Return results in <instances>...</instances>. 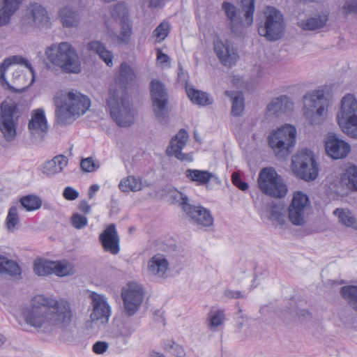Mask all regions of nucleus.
<instances>
[{"mask_svg": "<svg viewBox=\"0 0 357 357\" xmlns=\"http://www.w3.org/2000/svg\"><path fill=\"white\" fill-rule=\"evenodd\" d=\"M58 16L65 28L77 27L81 21L79 11L70 6H65L59 10Z\"/></svg>", "mask_w": 357, "mask_h": 357, "instance_id": "obj_30", "label": "nucleus"}, {"mask_svg": "<svg viewBox=\"0 0 357 357\" xmlns=\"http://www.w3.org/2000/svg\"><path fill=\"white\" fill-rule=\"evenodd\" d=\"M63 196L67 200L73 201L79 197V192L72 187H66L63 192Z\"/></svg>", "mask_w": 357, "mask_h": 357, "instance_id": "obj_55", "label": "nucleus"}, {"mask_svg": "<svg viewBox=\"0 0 357 357\" xmlns=\"http://www.w3.org/2000/svg\"><path fill=\"white\" fill-rule=\"evenodd\" d=\"M53 273L59 277L73 275L76 273L74 265L66 261H53Z\"/></svg>", "mask_w": 357, "mask_h": 357, "instance_id": "obj_42", "label": "nucleus"}, {"mask_svg": "<svg viewBox=\"0 0 357 357\" xmlns=\"http://www.w3.org/2000/svg\"><path fill=\"white\" fill-rule=\"evenodd\" d=\"M337 119L344 133L357 139V100L353 94L347 93L342 98Z\"/></svg>", "mask_w": 357, "mask_h": 357, "instance_id": "obj_9", "label": "nucleus"}, {"mask_svg": "<svg viewBox=\"0 0 357 357\" xmlns=\"http://www.w3.org/2000/svg\"><path fill=\"white\" fill-rule=\"evenodd\" d=\"M92 312L90 314L91 321H100L101 323H107L111 315V307L107 298L96 292H91L89 295Z\"/></svg>", "mask_w": 357, "mask_h": 357, "instance_id": "obj_19", "label": "nucleus"}, {"mask_svg": "<svg viewBox=\"0 0 357 357\" xmlns=\"http://www.w3.org/2000/svg\"><path fill=\"white\" fill-rule=\"evenodd\" d=\"M149 6L151 8H157L160 6L163 0H148Z\"/></svg>", "mask_w": 357, "mask_h": 357, "instance_id": "obj_63", "label": "nucleus"}, {"mask_svg": "<svg viewBox=\"0 0 357 357\" xmlns=\"http://www.w3.org/2000/svg\"><path fill=\"white\" fill-rule=\"evenodd\" d=\"M224 295L229 298H240L245 297L241 291L231 290L228 289L225 290Z\"/></svg>", "mask_w": 357, "mask_h": 357, "instance_id": "obj_59", "label": "nucleus"}, {"mask_svg": "<svg viewBox=\"0 0 357 357\" xmlns=\"http://www.w3.org/2000/svg\"><path fill=\"white\" fill-rule=\"evenodd\" d=\"M342 190H357V167L354 165L347 168L339 181Z\"/></svg>", "mask_w": 357, "mask_h": 357, "instance_id": "obj_33", "label": "nucleus"}, {"mask_svg": "<svg viewBox=\"0 0 357 357\" xmlns=\"http://www.w3.org/2000/svg\"><path fill=\"white\" fill-rule=\"evenodd\" d=\"M258 185L263 193L275 198L284 197L287 193V187L282 178L272 167H265L261 170Z\"/></svg>", "mask_w": 357, "mask_h": 357, "instance_id": "obj_13", "label": "nucleus"}, {"mask_svg": "<svg viewBox=\"0 0 357 357\" xmlns=\"http://www.w3.org/2000/svg\"><path fill=\"white\" fill-rule=\"evenodd\" d=\"M342 13L347 16L349 14L354 13L357 15V1L350 0L347 1L342 7Z\"/></svg>", "mask_w": 357, "mask_h": 357, "instance_id": "obj_53", "label": "nucleus"}, {"mask_svg": "<svg viewBox=\"0 0 357 357\" xmlns=\"http://www.w3.org/2000/svg\"><path fill=\"white\" fill-rule=\"evenodd\" d=\"M164 348L168 352L176 356L183 357L185 356L184 349L172 340H169L165 342Z\"/></svg>", "mask_w": 357, "mask_h": 357, "instance_id": "obj_49", "label": "nucleus"}, {"mask_svg": "<svg viewBox=\"0 0 357 357\" xmlns=\"http://www.w3.org/2000/svg\"><path fill=\"white\" fill-rule=\"evenodd\" d=\"M185 176L199 185L207 184L214 175L206 170L188 169L185 172Z\"/></svg>", "mask_w": 357, "mask_h": 357, "instance_id": "obj_39", "label": "nucleus"}, {"mask_svg": "<svg viewBox=\"0 0 357 357\" xmlns=\"http://www.w3.org/2000/svg\"><path fill=\"white\" fill-rule=\"evenodd\" d=\"M189 138L188 133L184 129H181L177 134L172 138L169 145L166 149V153L169 156H174L181 161L190 162L192 156L190 153H183L182 149L185 146Z\"/></svg>", "mask_w": 357, "mask_h": 357, "instance_id": "obj_21", "label": "nucleus"}, {"mask_svg": "<svg viewBox=\"0 0 357 357\" xmlns=\"http://www.w3.org/2000/svg\"><path fill=\"white\" fill-rule=\"evenodd\" d=\"M108 343L103 341H98L93 346V351L97 354L105 353L108 349Z\"/></svg>", "mask_w": 357, "mask_h": 357, "instance_id": "obj_57", "label": "nucleus"}, {"mask_svg": "<svg viewBox=\"0 0 357 357\" xmlns=\"http://www.w3.org/2000/svg\"><path fill=\"white\" fill-rule=\"evenodd\" d=\"M87 49L94 51L108 66H113V54L101 42L91 41L88 44Z\"/></svg>", "mask_w": 357, "mask_h": 357, "instance_id": "obj_36", "label": "nucleus"}, {"mask_svg": "<svg viewBox=\"0 0 357 357\" xmlns=\"http://www.w3.org/2000/svg\"><path fill=\"white\" fill-rule=\"evenodd\" d=\"M185 90L188 98L194 104L206 106L213 103V99L206 92L196 90L190 86H186Z\"/></svg>", "mask_w": 357, "mask_h": 357, "instance_id": "obj_37", "label": "nucleus"}, {"mask_svg": "<svg viewBox=\"0 0 357 357\" xmlns=\"http://www.w3.org/2000/svg\"><path fill=\"white\" fill-rule=\"evenodd\" d=\"M303 116L311 126H319L327 118L329 100L322 89H316L306 93L303 98Z\"/></svg>", "mask_w": 357, "mask_h": 357, "instance_id": "obj_6", "label": "nucleus"}, {"mask_svg": "<svg viewBox=\"0 0 357 357\" xmlns=\"http://www.w3.org/2000/svg\"><path fill=\"white\" fill-rule=\"evenodd\" d=\"M287 211L288 218L294 225H304L311 211L308 196L300 191L294 192Z\"/></svg>", "mask_w": 357, "mask_h": 357, "instance_id": "obj_14", "label": "nucleus"}, {"mask_svg": "<svg viewBox=\"0 0 357 357\" xmlns=\"http://www.w3.org/2000/svg\"><path fill=\"white\" fill-rule=\"evenodd\" d=\"M214 51L220 63L227 67H231L238 60V54L236 50L227 42L222 40L214 41Z\"/></svg>", "mask_w": 357, "mask_h": 357, "instance_id": "obj_23", "label": "nucleus"}, {"mask_svg": "<svg viewBox=\"0 0 357 357\" xmlns=\"http://www.w3.org/2000/svg\"><path fill=\"white\" fill-rule=\"evenodd\" d=\"M87 218L79 213H75L71 217V223L73 226L77 229L84 227L87 225Z\"/></svg>", "mask_w": 357, "mask_h": 357, "instance_id": "obj_52", "label": "nucleus"}, {"mask_svg": "<svg viewBox=\"0 0 357 357\" xmlns=\"http://www.w3.org/2000/svg\"><path fill=\"white\" fill-rule=\"evenodd\" d=\"M168 270L169 262L162 254H155L147 261L146 271L149 276L162 279L165 278Z\"/></svg>", "mask_w": 357, "mask_h": 357, "instance_id": "obj_25", "label": "nucleus"}, {"mask_svg": "<svg viewBox=\"0 0 357 357\" xmlns=\"http://www.w3.org/2000/svg\"><path fill=\"white\" fill-rule=\"evenodd\" d=\"M23 0H0V26L7 25Z\"/></svg>", "mask_w": 357, "mask_h": 357, "instance_id": "obj_29", "label": "nucleus"}, {"mask_svg": "<svg viewBox=\"0 0 357 357\" xmlns=\"http://www.w3.org/2000/svg\"><path fill=\"white\" fill-rule=\"evenodd\" d=\"M0 130L7 142L13 141L17 135V117L14 114L17 105L14 102L3 101L1 104Z\"/></svg>", "mask_w": 357, "mask_h": 357, "instance_id": "obj_16", "label": "nucleus"}, {"mask_svg": "<svg viewBox=\"0 0 357 357\" xmlns=\"http://www.w3.org/2000/svg\"><path fill=\"white\" fill-rule=\"evenodd\" d=\"M143 291L141 285L129 283L128 287L122 292L124 310L128 316L135 314L143 300Z\"/></svg>", "mask_w": 357, "mask_h": 357, "instance_id": "obj_17", "label": "nucleus"}, {"mask_svg": "<svg viewBox=\"0 0 357 357\" xmlns=\"http://www.w3.org/2000/svg\"><path fill=\"white\" fill-rule=\"evenodd\" d=\"M225 321V314L222 310H218L211 312L207 319L208 326L210 329L215 331V329L221 326Z\"/></svg>", "mask_w": 357, "mask_h": 357, "instance_id": "obj_48", "label": "nucleus"}, {"mask_svg": "<svg viewBox=\"0 0 357 357\" xmlns=\"http://www.w3.org/2000/svg\"><path fill=\"white\" fill-rule=\"evenodd\" d=\"M107 105L112 119L121 127H128L134 123L131 101L125 90L110 88Z\"/></svg>", "mask_w": 357, "mask_h": 357, "instance_id": "obj_7", "label": "nucleus"}, {"mask_svg": "<svg viewBox=\"0 0 357 357\" xmlns=\"http://www.w3.org/2000/svg\"><path fill=\"white\" fill-rule=\"evenodd\" d=\"M293 109V102L287 96H280L273 100L267 106V111L271 114L280 116Z\"/></svg>", "mask_w": 357, "mask_h": 357, "instance_id": "obj_31", "label": "nucleus"}, {"mask_svg": "<svg viewBox=\"0 0 357 357\" xmlns=\"http://www.w3.org/2000/svg\"><path fill=\"white\" fill-rule=\"evenodd\" d=\"M47 59L66 73L78 74L82 70L77 50L67 42L53 44L45 50Z\"/></svg>", "mask_w": 357, "mask_h": 357, "instance_id": "obj_5", "label": "nucleus"}, {"mask_svg": "<svg viewBox=\"0 0 357 357\" xmlns=\"http://www.w3.org/2000/svg\"><path fill=\"white\" fill-rule=\"evenodd\" d=\"M291 170L298 178L314 181L319 174V168L314 153L308 149H302L292 157Z\"/></svg>", "mask_w": 357, "mask_h": 357, "instance_id": "obj_12", "label": "nucleus"}, {"mask_svg": "<svg viewBox=\"0 0 357 357\" xmlns=\"http://www.w3.org/2000/svg\"><path fill=\"white\" fill-rule=\"evenodd\" d=\"M333 214L337 215L339 222L342 225L357 229V220L350 211L337 208L334 211Z\"/></svg>", "mask_w": 357, "mask_h": 357, "instance_id": "obj_43", "label": "nucleus"}, {"mask_svg": "<svg viewBox=\"0 0 357 357\" xmlns=\"http://www.w3.org/2000/svg\"><path fill=\"white\" fill-rule=\"evenodd\" d=\"M19 206H12L9 210L5 221V226L9 232H13L20 227V219L18 213Z\"/></svg>", "mask_w": 357, "mask_h": 357, "instance_id": "obj_41", "label": "nucleus"}, {"mask_svg": "<svg viewBox=\"0 0 357 357\" xmlns=\"http://www.w3.org/2000/svg\"><path fill=\"white\" fill-rule=\"evenodd\" d=\"M80 167L85 172H92L99 167V164L95 162L91 158H86L81 160Z\"/></svg>", "mask_w": 357, "mask_h": 357, "instance_id": "obj_51", "label": "nucleus"}, {"mask_svg": "<svg viewBox=\"0 0 357 357\" xmlns=\"http://www.w3.org/2000/svg\"><path fill=\"white\" fill-rule=\"evenodd\" d=\"M109 17H105V24L112 43L116 45L128 43L132 34L129 23L128 8L122 1L111 5L108 9Z\"/></svg>", "mask_w": 357, "mask_h": 357, "instance_id": "obj_4", "label": "nucleus"}, {"mask_svg": "<svg viewBox=\"0 0 357 357\" xmlns=\"http://www.w3.org/2000/svg\"><path fill=\"white\" fill-rule=\"evenodd\" d=\"M28 128L32 137H39L40 139L43 138L48 130L47 119L43 109L39 108L33 111Z\"/></svg>", "mask_w": 357, "mask_h": 357, "instance_id": "obj_26", "label": "nucleus"}, {"mask_svg": "<svg viewBox=\"0 0 357 357\" xmlns=\"http://www.w3.org/2000/svg\"><path fill=\"white\" fill-rule=\"evenodd\" d=\"M296 130L291 125H285L272 131L268 136V144L278 158L289 155L296 143Z\"/></svg>", "mask_w": 357, "mask_h": 357, "instance_id": "obj_11", "label": "nucleus"}, {"mask_svg": "<svg viewBox=\"0 0 357 357\" xmlns=\"http://www.w3.org/2000/svg\"><path fill=\"white\" fill-rule=\"evenodd\" d=\"M151 96L156 119L162 124L167 123V105L168 93L165 86L158 79H153L150 83Z\"/></svg>", "mask_w": 357, "mask_h": 357, "instance_id": "obj_15", "label": "nucleus"}, {"mask_svg": "<svg viewBox=\"0 0 357 357\" xmlns=\"http://www.w3.org/2000/svg\"><path fill=\"white\" fill-rule=\"evenodd\" d=\"M225 93L232 102L231 114L236 116H240L245 107L243 95L241 92L229 91H226Z\"/></svg>", "mask_w": 357, "mask_h": 357, "instance_id": "obj_40", "label": "nucleus"}, {"mask_svg": "<svg viewBox=\"0 0 357 357\" xmlns=\"http://www.w3.org/2000/svg\"><path fill=\"white\" fill-rule=\"evenodd\" d=\"M21 268L13 260L0 255V274L9 275L15 278H21Z\"/></svg>", "mask_w": 357, "mask_h": 357, "instance_id": "obj_35", "label": "nucleus"}, {"mask_svg": "<svg viewBox=\"0 0 357 357\" xmlns=\"http://www.w3.org/2000/svg\"><path fill=\"white\" fill-rule=\"evenodd\" d=\"M53 265V261L37 259L33 264V272L39 276L52 274Z\"/></svg>", "mask_w": 357, "mask_h": 357, "instance_id": "obj_45", "label": "nucleus"}, {"mask_svg": "<svg viewBox=\"0 0 357 357\" xmlns=\"http://www.w3.org/2000/svg\"><path fill=\"white\" fill-rule=\"evenodd\" d=\"M79 209L84 213H89L91 211V207L86 201H81L79 204Z\"/></svg>", "mask_w": 357, "mask_h": 357, "instance_id": "obj_61", "label": "nucleus"}, {"mask_svg": "<svg viewBox=\"0 0 357 357\" xmlns=\"http://www.w3.org/2000/svg\"><path fill=\"white\" fill-rule=\"evenodd\" d=\"M328 20V14H315L306 19L298 22L297 24L302 29L305 31H314L324 27Z\"/></svg>", "mask_w": 357, "mask_h": 357, "instance_id": "obj_32", "label": "nucleus"}, {"mask_svg": "<svg viewBox=\"0 0 357 357\" xmlns=\"http://www.w3.org/2000/svg\"><path fill=\"white\" fill-rule=\"evenodd\" d=\"M325 149L327 154L333 159L346 157L350 152V145L339 139L336 135L329 133L326 139Z\"/></svg>", "mask_w": 357, "mask_h": 357, "instance_id": "obj_22", "label": "nucleus"}, {"mask_svg": "<svg viewBox=\"0 0 357 357\" xmlns=\"http://www.w3.org/2000/svg\"><path fill=\"white\" fill-rule=\"evenodd\" d=\"M35 82L30 62L22 56H9L0 64V83L13 92L22 93Z\"/></svg>", "mask_w": 357, "mask_h": 357, "instance_id": "obj_2", "label": "nucleus"}, {"mask_svg": "<svg viewBox=\"0 0 357 357\" xmlns=\"http://www.w3.org/2000/svg\"><path fill=\"white\" fill-rule=\"evenodd\" d=\"M169 31V25L167 22L160 24L153 31V35L156 38L158 42L163 40L168 35Z\"/></svg>", "mask_w": 357, "mask_h": 357, "instance_id": "obj_50", "label": "nucleus"}, {"mask_svg": "<svg viewBox=\"0 0 357 357\" xmlns=\"http://www.w3.org/2000/svg\"><path fill=\"white\" fill-rule=\"evenodd\" d=\"M18 64H13L11 66H9L8 68H10L12 70V73L9 76V79L13 84L15 83V82L17 80L18 77H20L22 73L21 72V70L19 66H17Z\"/></svg>", "mask_w": 357, "mask_h": 357, "instance_id": "obj_56", "label": "nucleus"}, {"mask_svg": "<svg viewBox=\"0 0 357 357\" xmlns=\"http://www.w3.org/2000/svg\"><path fill=\"white\" fill-rule=\"evenodd\" d=\"M21 206L27 211L39 209L42 206V200L37 196L29 195L22 197L20 199Z\"/></svg>", "mask_w": 357, "mask_h": 357, "instance_id": "obj_46", "label": "nucleus"}, {"mask_svg": "<svg viewBox=\"0 0 357 357\" xmlns=\"http://www.w3.org/2000/svg\"><path fill=\"white\" fill-rule=\"evenodd\" d=\"M136 80L137 75L134 70L127 63L123 62L120 66L116 84L110 88L116 87L118 90L123 89L127 93V89L132 86Z\"/></svg>", "mask_w": 357, "mask_h": 357, "instance_id": "obj_28", "label": "nucleus"}, {"mask_svg": "<svg viewBox=\"0 0 357 357\" xmlns=\"http://www.w3.org/2000/svg\"><path fill=\"white\" fill-rule=\"evenodd\" d=\"M181 199L183 208L188 216L195 223L203 226L210 227L213 223V218L208 210L197 206H192L187 203L188 197L182 193L178 192Z\"/></svg>", "mask_w": 357, "mask_h": 357, "instance_id": "obj_18", "label": "nucleus"}, {"mask_svg": "<svg viewBox=\"0 0 357 357\" xmlns=\"http://www.w3.org/2000/svg\"><path fill=\"white\" fill-rule=\"evenodd\" d=\"M340 294L353 310L357 307V286H344L340 289Z\"/></svg>", "mask_w": 357, "mask_h": 357, "instance_id": "obj_44", "label": "nucleus"}, {"mask_svg": "<svg viewBox=\"0 0 357 357\" xmlns=\"http://www.w3.org/2000/svg\"><path fill=\"white\" fill-rule=\"evenodd\" d=\"M231 180L234 185L238 187L240 190L245 191L248 188V183L241 181L238 173L234 172L232 174Z\"/></svg>", "mask_w": 357, "mask_h": 357, "instance_id": "obj_54", "label": "nucleus"}, {"mask_svg": "<svg viewBox=\"0 0 357 357\" xmlns=\"http://www.w3.org/2000/svg\"><path fill=\"white\" fill-rule=\"evenodd\" d=\"M255 0H241V8L245 13L244 16L248 26H250L253 23V15L255 10Z\"/></svg>", "mask_w": 357, "mask_h": 357, "instance_id": "obj_47", "label": "nucleus"}, {"mask_svg": "<svg viewBox=\"0 0 357 357\" xmlns=\"http://www.w3.org/2000/svg\"><path fill=\"white\" fill-rule=\"evenodd\" d=\"M55 116L58 123L66 125L83 115L91 105L90 100L77 91L68 92L66 95L54 98Z\"/></svg>", "mask_w": 357, "mask_h": 357, "instance_id": "obj_3", "label": "nucleus"}, {"mask_svg": "<svg viewBox=\"0 0 357 357\" xmlns=\"http://www.w3.org/2000/svg\"><path fill=\"white\" fill-rule=\"evenodd\" d=\"M157 59L160 63H165L169 61L170 59L166 54L159 52L157 55Z\"/></svg>", "mask_w": 357, "mask_h": 357, "instance_id": "obj_62", "label": "nucleus"}, {"mask_svg": "<svg viewBox=\"0 0 357 357\" xmlns=\"http://www.w3.org/2000/svg\"><path fill=\"white\" fill-rule=\"evenodd\" d=\"M265 215L275 226H283L286 222L284 208L280 204L271 203L267 207Z\"/></svg>", "mask_w": 357, "mask_h": 357, "instance_id": "obj_34", "label": "nucleus"}, {"mask_svg": "<svg viewBox=\"0 0 357 357\" xmlns=\"http://www.w3.org/2000/svg\"><path fill=\"white\" fill-rule=\"evenodd\" d=\"M51 26L50 15L43 4L33 2L26 6L20 21V27L23 31L28 32L35 29H50Z\"/></svg>", "mask_w": 357, "mask_h": 357, "instance_id": "obj_10", "label": "nucleus"}, {"mask_svg": "<svg viewBox=\"0 0 357 357\" xmlns=\"http://www.w3.org/2000/svg\"><path fill=\"white\" fill-rule=\"evenodd\" d=\"M178 79L183 82H186L188 79V74L184 71L180 63L178 64Z\"/></svg>", "mask_w": 357, "mask_h": 357, "instance_id": "obj_60", "label": "nucleus"}, {"mask_svg": "<svg viewBox=\"0 0 357 357\" xmlns=\"http://www.w3.org/2000/svg\"><path fill=\"white\" fill-rule=\"evenodd\" d=\"M296 315L298 319L301 322H307L312 318V313L305 309H299L296 312Z\"/></svg>", "mask_w": 357, "mask_h": 357, "instance_id": "obj_58", "label": "nucleus"}, {"mask_svg": "<svg viewBox=\"0 0 357 357\" xmlns=\"http://www.w3.org/2000/svg\"><path fill=\"white\" fill-rule=\"evenodd\" d=\"M68 164V158L63 154H59L45 162L40 167V170L45 176L52 177L62 172Z\"/></svg>", "mask_w": 357, "mask_h": 357, "instance_id": "obj_27", "label": "nucleus"}, {"mask_svg": "<svg viewBox=\"0 0 357 357\" xmlns=\"http://www.w3.org/2000/svg\"><path fill=\"white\" fill-rule=\"evenodd\" d=\"M222 10L225 14L227 24L231 32L235 36H241L248 26L245 21L243 22L240 10L227 1L222 3Z\"/></svg>", "mask_w": 357, "mask_h": 357, "instance_id": "obj_20", "label": "nucleus"}, {"mask_svg": "<svg viewBox=\"0 0 357 357\" xmlns=\"http://www.w3.org/2000/svg\"><path fill=\"white\" fill-rule=\"evenodd\" d=\"M22 316L28 326L52 334L56 327L65 329L70 325L73 312L70 303L64 299L36 295L23 309Z\"/></svg>", "mask_w": 357, "mask_h": 357, "instance_id": "obj_1", "label": "nucleus"}, {"mask_svg": "<svg viewBox=\"0 0 357 357\" xmlns=\"http://www.w3.org/2000/svg\"><path fill=\"white\" fill-rule=\"evenodd\" d=\"M130 333H128L126 335H121L117 337V340L123 342V344L126 345L128 342V337L130 336Z\"/></svg>", "mask_w": 357, "mask_h": 357, "instance_id": "obj_64", "label": "nucleus"}, {"mask_svg": "<svg viewBox=\"0 0 357 357\" xmlns=\"http://www.w3.org/2000/svg\"><path fill=\"white\" fill-rule=\"evenodd\" d=\"M145 186L146 184L139 178L134 176H128L123 178L119 184V189L124 192H137L142 190Z\"/></svg>", "mask_w": 357, "mask_h": 357, "instance_id": "obj_38", "label": "nucleus"}, {"mask_svg": "<svg viewBox=\"0 0 357 357\" xmlns=\"http://www.w3.org/2000/svg\"><path fill=\"white\" fill-rule=\"evenodd\" d=\"M286 22L282 13L271 6H266L258 22V33L268 41H277L285 33Z\"/></svg>", "mask_w": 357, "mask_h": 357, "instance_id": "obj_8", "label": "nucleus"}, {"mask_svg": "<svg viewBox=\"0 0 357 357\" xmlns=\"http://www.w3.org/2000/svg\"><path fill=\"white\" fill-rule=\"evenodd\" d=\"M99 240L105 251L112 255L119 252L120 239L114 225H109L100 235Z\"/></svg>", "mask_w": 357, "mask_h": 357, "instance_id": "obj_24", "label": "nucleus"}]
</instances>
